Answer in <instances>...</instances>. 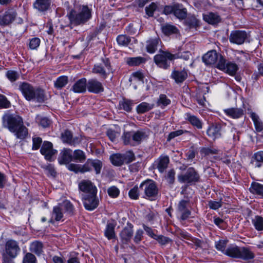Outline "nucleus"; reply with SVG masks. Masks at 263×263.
I'll return each instance as SVG.
<instances>
[{"label":"nucleus","mask_w":263,"mask_h":263,"mask_svg":"<svg viewBox=\"0 0 263 263\" xmlns=\"http://www.w3.org/2000/svg\"><path fill=\"white\" fill-rule=\"evenodd\" d=\"M239 256V259H241L246 261L253 259L255 257L254 253L249 248L245 247H241Z\"/></svg>","instance_id":"obj_32"},{"label":"nucleus","mask_w":263,"mask_h":263,"mask_svg":"<svg viewBox=\"0 0 263 263\" xmlns=\"http://www.w3.org/2000/svg\"><path fill=\"white\" fill-rule=\"evenodd\" d=\"M16 17V12L13 9H9L0 15V26H5L12 23Z\"/></svg>","instance_id":"obj_16"},{"label":"nucleus","mask_w":263,"mask_h":263,"mask_svg":"<svg viewBox=\"0 0 263 263\" xmlns=\"http://www.w3.org/2000/svg\"><path fill=\"white\" fill-rule=\"evenodd\" d=\"M20 248L18 246V243L14 240H8L5 245V253L3 254H6L7 256L11 258H15L19 252Z\"/></svg>","instance_id":"obj_12"},{"label":"nucleus","mask_w":263,"mask_h":263,"mask_svg":"<svg viewBox=\"0 0 263 263\" xmlns=\"http://www.w3.org/2000/svg\"><path fill=\"white\" fill-rule=\"evenodd\" d=\"M223 111L227 115L234 119L239 118L243 115V110L240 108H231L224 109Z\"/></svg>","instance_id":"obj_35"},{"label":"nucleus","mask_w":263,"mask_h":263,"mask_svg":"<svg viewBox=\"0 0 263 263\" xmlns=\"http://www.w3.org/2000/svg\"><path fill=\"white\" fill-rule=\"evenodd\" d=\"M110 160L114 165L120 166L124 163L122 154H114L110 156Z\"/></svg>","instance_id":"obj_46"},{"label":"nucleus","mask_w":263,"mask_h":263,"mask_svg":"<svg viewBox=\"0 0 263 263\" xmlns=\"http://www.w3.org/2000/svg\"><path fill=\"white\" fill-rule=\"evenodd\" d=\"M220 58V61L217 64L216 68L223 71L230 76H234L238 69L237 65L231 62L226 63L224 58H222L221 57Z\"/></svg>","instance_id":"obj_9"},{"label":"nucleus","mask_w":263,"mask_h":263,"mask_svg":"<svg viewBox=\"0 0 263 263\" xmlns=\"http://www.w3.org/2000/svg\"><path fill=\"white\" fill-rule=\"evenodd\" d=\"M154 239L157 240V241L161 245H166L170 241V239L162 235H156Z\"/></svg>","instance_id":"obj_63"},{"label":"nucleus","mask_w":263,"mask_h":263,"mask_svg":"<svg viewBox=\"0 0 263 263\" xmlns=\"http://www.w3.org/2000/svg\"><path fill=\"white\" fill-rule=\"evenodd\" d=\"M199 179V175L192 167H189L184 174H181L178 176V180L180 183H185L191 185L198 182Z\"/></svg>","instance_id":"obj_7"},{"label":"nucleus","mask_w":263,"mask_h":263,"mask_svg":"<svg viewBox=\"0 0 263 263\" xmlns=\"http://www.w3.org/2000/svg\"><path fill=\"white\" fill-rule=\"evenodd\" d=\"M70 21L75 24L79 25L87 22L91 17V12L87 6H83L81 11L77 13L71 10L68 15Z\"/></svg>","instance_id":"obj_5"},{"label":"nucleus","mask_w":263,"mask_h":263,"mask_svg":"<svg viewBox=\"0 0 263 263\" xmlns=\"http://www.w3.org/2000/svg\"><path fill=\"white\" fill-rule=\"evenodd\" d=\"M171 103V100L165 95H161L159 96V99L157 101V104L161 108H164Z\"/></svg>","instance_id":"obj_49"},{"label":"nucleus","mask_w":263,"mask_h":263,"mask_svg":"<svg viewBox=\"0 0 263 263\" xmlns=\"http://www.w3.org/2000/svg\"><path fill=\"white\" fill-rule=\"evenodd\" d=\"M68 77L66 76H61L57 79L54 83L55 87L57 89H61L64 87L68 83Z\"/></svg>","instance_id":"obj_48"},{"label":"nucleus","mask_w":263,"mask_h":263,"mask_svg":"<svg viewBox=\"0 0 263 263\" xmlns=\"http://www.w3.org/2000/svg\"><path fill=\"white\" fill-rule=\"evenodd\" d=\"M97 193L87 194L83 197V203L85 209L92 211L97 208L99 204V199Z\"/></svg>","instance_id":"obj_15"},{"label":"nucleus","mask_w":263,"mask_h":263,"mask_svg":"<svg viewBox=\"0 0 263 263\" xmlns=\"http://www.w3.org/2000/svg\"><path fill=\"white\" fill-rule=\"evenodd\" d=\"M40 152L44 156L45 158L50 161L54 159L53 156L57 153V151L53 148L52 143L48 141L44 142Z\"/></svg>","instance_id":"obj_13"},{"label":"nucleus","mask_w":263,"mask_h":263,"mask_svg":"<svg viewBox=\"0 0 263 263\" xmlns=\"http://www.w3.org/2000/svg\"><path fill=\"white\" fill-rule=\"evenodd\" d=\"M110 63L107 59L102 60V63L95 65L92 72L98 74L101 78L106 79L110 70Z\"/></svg>","instance_id":"obj_10"},{"label":"nucleus","mask_w":263,"mask_h":263,"mask_svg":"<svg viewBox=\"0 0 263 263\" xmlns=\"http://www.w3.org/2000/svg\"><path fill=\"white\" fill-rule=\"evenodd\" d=\"M43 168L46 172V173L52 176L55 175L56 172L52 164H48L47 165H45L43 166Z\"/></svg>","instance_id":"obj_60"},{"label":"nucleus","mask_w":263,"mask_h":263,"mask_svg":"<svg viewBox=\"0 0 263 263\" xmlns=\"http://www.w3.org/2000/svg\"><path fill=\"white\" fill-rule=\"evenodd\" d=\"M11 106V103L6 96L0 94V108H8Z\"/></svg>","instance_id":"obj_55"},{"label":"nucleus","mask_w":263,"mask_h":263,"mask_svg":"<svg viewBox=\"0 0 263 263\" xmlns=\"http://www.w3.org/2000/svg\"><path fill=\"white\" fill-rule=\"evenodd\" d=\"M122 156L124 163H129L135 159L134 154L131 151L127 152L126 153L122 154Z\"/></svg>","instance_id":"obj_56"},{"label":"nucleus","mask_w":263,"mask_h":263,"mask_svg":"<svg viewBox=\"0 0 263 263\" xmlns=\"http://www.w3.org/2000/svg\"><path fill=\"white\" fill-rule=\"evenodd\" d=\"M128 195L129 197L132 199H137L139 196L138 187L137 186H135L130 189L128 192Z\"/></svg>","instance_id":"obj_57"},{"label":"nucleus","mask_w":263,"mask_h":263,"mask_svg":"<svg viewBox=\"0 0 263 263\" xmlns=\"http://www.w3.org/2000/svg\"><path fill=\"white\" fill-rule=\"evenodd\" d=\"M62 210V207L60 206V204L53 207L51 218L49 220V222L50 223H53V219L56 221L61 220L63 217V213Z\"/></svg>","instance_id":"obj_29"},{"label":"nucleus","mask_w":263,"mask_h":263,"mask_svg":"<svg viewBox=\"0 0 263 263\" xmlns=\"http://www.w3.org/2000/svg\"><path fill=\"white\" fill-rule=\"evenodd\" d=\"M174 15L180 20L184 19L187 15V10L181 4H175Z\"/></svg>","instance_id":"obj_34"},{"label":"nucleus","mask_w":263,"mask_h":263,"mask_svg":"<svg viewBox=\"0 0 263 263\" xmlns=\"http://www.w3.org/2000/svg\"><path fill=\"white\" fill-rule=\"evenodd\" d=\"M3 126L14 133L17 138L23 139L28 134V130L23 125L22 118L17 115L6 113L3 117Z\"/></svg>","instance_id":"obj_1"},{"label":"nucleus","mask_w":263,"mask_h":263,"mask_svg":"<svg viewBox=\"0 0 263 263\" xmlns=\"http://www.w3.org/2000/svg\"><path fill=\"white\" fill-rule=\"evenodd\" d=\"M250 116L254 122L256 132H260L262 131L263 129V124L259 120L258 116L254 112H252Z\"/></svg>","instance_id":"obj_43"},{"label":"nucleus","mask_w":263,"mask_h":263,"mask_svg":"<svg viewBox=\"0 0 263 263\" xmlns=\"http://www.w3.org/2000/svg\"><path fill=\"white\" fill-rule=\"evenodd\" d=\"M107 193L110 197L116 198L119 196L120 191L117 187L112 186L108 189Z\"/></svg>","instance_id":"obj_58"},{"label":"nucleus","mask_w":263,"mask_h":263,"mask_svg":"<svg viewBox=\"0 0 263 263\" xmlns=\"http://www.w3.org/2000/svg\"><path fill=\"white\" fill-rule=\"evenodd\" d=\"M62 210H65V212L68 215L71 216L73 215L74 212V208L72 204L68 200L63 201L61 204H60Z\"/></svg>","instance_id":"obj_39"},{"label":"nucleus","mask_w":263,"mask_h":263,"mask_svg":"<svg viewBox=\"0 0 263 263\" xmlns=\"http://www.w3.org/2000/svg\"><path fill=\"white\" fill-rule=\"evenodd\" d=\"M252 223L257 231H263V217L256 215L252 218Z\"/></svg>","instance_id":"obj_41"},{"label":"nucleus","mask_w":263,"mask_h":263,"mask_svg":"<svg viewBox=\"0 0 263 263\" xmlns=\"http://www.w3.org/2000/svg\"><path fill=\"white\" fill-rule=\"evenodd\" d=\"M19 89L28 101L33 100L37 102L45 101V95L43 90L34 89L30 84L23 82L20 84Z\"/></svg>","instance_id":"obj_2"},{"label":"nucleus","mask_w":263,"mask_h":263,"mask_svg":"<svg viewBox=\"0 0 263 263\" xmlns=\"http://www.w3.org/2000/svg\"><path fill=\"white\" fill-rule=\"evenodd\" d=\"M247 37L246 32L240 30L232 31L229 35V41L232 44H242Z\"/></svg>","instance_id":"obj_17"},{"label":"nucleus","mask_w":263,"mask_h":263,"mask_svg":"<svg viewBox=\"0 0 263 263\" xmlns=\"http://www.w3.org/2000/svg\"><path fill=\"white\" fill-rule=\"evenodd\" d=\"M147 59L141 57H129L126 59V63L130 66H137L146 62Z\"/></svg>","instance_id":"obj_30"},{"label":"nucleus","mask_w":263,"mask_h":263,"mask_svg":"<svg viewBox=\"0 0 263 263\" xmlns=\"http://www.w3.org/2000/svg\"><path fill=\"white\" fill-rule=\"evenodd\" d=\"M162 31L164 34L167 35L175 34L178 32V29L176 26L169 24L163 25L161 27Z\"/></svg>","instance_id":"obj_40"},{"label":"nucleus","mask_w":263,"mask_h":263,"mask_svg":"<svg viewBox=\"0 0 263 263\" xmlns=\"http://www.w3.org/2000/svg\"><path fill=\"white\" fill-rule=\"evenodd\" d=\"M154 107V104H151L146 102H142L137 106V111L139 114H143L149 111Z\"/></svg>","instance_id":"obj_45"},{"label":"nucleus","mask_w":263,"mask_h":263,"mask_svg":"<svg viewBox=\"0 0 263 263\" xmlns=\"http://www.w3.org/2000/svg\"><path fill=\"white\" fill-rule=\"evenodd\" d=\"M133 225L127 222L126 226L123 229L120 233V238L123 245H127L130 241L133 236Z\"/></svg>","instance_id":"obj_14"},{"label":"nucleus","mask_w":263,"mask_h":263,"mask_svg":"<svg viewBox=\"0 0 263 263\" xmlns=\"http://www.w3.org/2000/svg\"><path fill=\"white\" fill-rule=\"evenodd\" d=\"M102 166V164L101 161L97 159H88L86 162L83 165L73 163L69 164L68 165V168L69 170L76 173H84L90 172L91 170V167H93L96 174H98L101 172Z\"/></svg>","instance_id":"obj_3"},{"label":"nucleus","mask_w":263,"mask_h":263,"mask_svg":"<svg viewBox=\"0 0 263 263\" xmlns=\"http://www.w3.org/2000/svg\"><path fill=\"white\" fill-rule=\"evenodd\" d=\"M7 78L11 82L15 81L18 78V73L13 70L8 71L6 73Z\"/></svg>","instance_id":"obj_62"},{"label":"nucleus","mask_w":263,"mask_h":263,"mask_svg":"<svg viewBox=\"0 0 263 263\" xmlns=\"http://www.w3.org/2000/svg\"><path fill=\"white\" fill-rule=\"evenodd\" d=\"M87 88L89 92L95 93H99L104 91L102 84L95 79H91L88 80Z\"/></svg>","instance_id":"obj_21"},{"label":"nucleus","mask_w":263,"mask_h":263,"mask_svg":"<svg viewBox=\"0 0 263 263\" xmlns=\"http://www.w3.org/2000/svg\"><path fill=\"white\" fill-rule=\"evenodd\" d=\"M235 57V59L239 62H243L247 59V54L242 51H236Z\"/></svg>","instance_id":"obj_59"},{"label":"nucleus","mask_w":263,"mask_h":263,"mask_svg":"<svg viewBox=\"0 0 263 263\" xmlns=\"http://www.w3.org/2000/svg\"><path fill=\"white\" fill-rule=\"evenodd\" d=\"M29 250L39 256L43 253V244L41 241H34L30 244Z\"/></svg>","instance_id":"obj_27"},{"label":"nucleus","mask_w":263,"mask_h":263,"mask_svg":"<svg viewBox=\"0 0 263 263\" xmlns=\"http://www.w3.org/2000/svg\"><path fill=\"white\" fill-rule=\"evenodd\" d=\"M40 44V40L37 37L31 39L29 42V47L31 49H36Z\"/></svg>","instance_id":"obj_61"},{"label":"nucleus","mask_w":263,"mask_h":263,"mask_svg":"<svg viewBox=\"0 0 263 263\" xmlns=\"http://www.w3.org/2000/svg\"><path fill=\"white\" fill-rule=\"evenodd\" d=\"M148 136L149 132L147 130L140 129L135 132H125L122 138L125 144L134 145L135 143L139 144L147 139Z\"/></svg>","instance_id":"obj_4"},{"label":"nucleus","mask_w":263,"mask_h":263,"mask_svg":"<svg viewBox=\"0 0 263 263\" xmlns=\"http://www.w3.org/2000/svg\"><path fill=\"white\" fill-rule=\"evenodd\" d=\"M115 225L113 223H108L105 230V236L108 239H111L115 237Z\"/></svg>","instance_id":"obj_42"},{"label":"nucleus","mask_w":263,"mask_h":263,"mask_svg":"<svg viewBox=\"0 0 263 263\" xmlns=\"http://www.w3.org/2000/svg\"><path fill=\"white\" fill-rule=\"evenodd\" d=\"M72 161V151L69 148H64L58 158L60 164H67Z\"/></svg>","instance_id":"obj_22"},{"label":"nucleus","mask_w":263,"mask_h":263,"mask_svg":"<svg viewBox=\"0 0 263 263\" xmlns=\"http://www.w3.org/2000/svg\"><path fill=\"white\" fill-rule=\"evenodd\" d=\"M133 104L132 101L128 100H123L119 102L120 107L126 111L132 110Z\"/></svg>","instance_id":"obj_50"},{"label":"nucleus","mask_w":263,"mask_h":263,"mask_svg":"<svg viewBox=\"0 0 263 263\" xmlns=\"http://www.w3.org/2000/svg\"><path fill=\"white\" fill-rule=\"evenodd\" d=\"M177 58L175 54L168 52L163 51L154 57L156 64L160 67L166 69L170 65V61Z\"/></svg>","instance_id":"obj_8"},{"label":"nucleus","mask_w":263,"mask_h":263,"mask_svg":"<svg viewBox=\"0 0 263 263\" xmlns=\"http://www.w3.org/2000/svg\"><path fill=\"white\" fill-rule=\"evenodd\" d=\"M49 5V0H36L33 4V6L40 11H44L48 9Z\"/></svg>","instance_id":"obj_37"},{"label":"nucleus","mask_w":263,"mask_h":263,"mask_svg":"<svg viewBox=\"0 0 263 263\" xmlns=\"http://www.w3.org/2000/svg\"><path fill=\"white\" fill-rule=\"evenodd\" d=\"M169 158L167 156L160 157L155 162L157 168L160 173H163L167 167Z\"/></svg>","instance_id":"obj_25"},{"label":"nucleus","mask_w":263,"mask_h":263,"mask_svg":"<svg viewBox=\"0 0 263 263\" xmlns=\"http://www.w3.org/2000/svg\"><path fill=\"white\" fill-rule=\"evenodd\" d=\"M250 192L263 198V184L258 182H253L249 188Z\"/></svg>","instance_id":"obj_33"},{"label":"nucleus","mask_w":263,"mask_h":263,"mask_svg":"<svg viewBox=\"0 0 263 263\" xmlns=\"http://www.w3.org/2000/svg\"><path fill=\"white\" fill-rule=\"evenodd\" d=\"M36 121L43 127H47L50 124V120L48 118L39 115L36 116Z\"/></svg>","instance_id":"obj_53"},{"label":"nucleus","mask_w":263,"mask_h":263,"mask_svg":"<svg viewBox=\"0 0 263 263\" xmlns=\"http://www.w3.org/2000/svg\"><path fill=\"white\" fill-rule=\"evenodd\" d=\"M35 256L31 253H27L23 257V263H36Z\"/></svg>","instance_id":"obj_54"},{"label":"nucleus","mask_w":263,"mask_h":263,"mask_svg":"<svg viewBox=\"0 0 263 263\" xmlns=\"http://www.w3.org/2000/svg\"><path fill=\"white\" fill-rule=\"evenodd\" d=\"M157 5L155 3H152L148 6L145 7V10L146 14L148 17H152L154 15V12L156 10Z\"/></svg>","instance_id":"obj_51"},{"label":"nucleus","mask_w":263,"mask_h":263,"mask_svg":"<svg viewBox=\"0 0 263 263\" xmlns=\"http://www.w3.org/2000/svg\"><path fill=\"white\" fill-rule=\"evenodd\" d=\"M159 39L158 38L151 39L146 42V50L148 53H154L157 49Z\"/></svg>","instance_id":"obj_38"},{"label":"nucleus","mask_w":263,"mask_h":263,"mask_svg":"<svg viewBox=\"0 0 263 263\" xmlns=\"http://www.w3.org/2000/svg\"><path fill=\"white\" fill-rule=\"evenodd\" d=\"M79 189L87 194L97 193V189L89 180H83L79 184Z\"/></svg>","instance_id":"obj_19"},{"label":"nucleus","mask_w":263,"mask_h":263,"mask_svg":"<svg viewBox=\"0 0 263 263\" xmlns=\"http://www.w3.org/2000/svg\"><path fill=\"white\" fill-rule=\"evenodd\" d=\"M189 204V202L184 200L180 201L178 204L177 212L182 220L187 219L191 215V212L188 208Z\"/></svg>","instance_id":"obj_18"},{"label":"nucleus","mask_w":263,"mask_h":263,"mask_svg":"<svg viewBox=\"0 0 263 263\" xmlns=\"http://www.w3.org/2000/svg\"><path fill=\"white\" fill-rule=\"evenodd\" d=\"M187 77V72L184 70H175L172 73V77L177 83H182Z\"/></svg>","instance_id":"obj_31"},{"label":"nucleus","mask_w":263,"mask_h":263,"mask_svg":"<svg viewBox=\"0 0 263 263\" xmlns=\"http://www.w3.org/2000/svg\"><path fill=\"white\" fill-rule=\"evenodd\" d=\"M229 137L230 138L232 137L234 141H238L239 139L238 132L236 128L233 127L231 128L230 132L229 133Z\"/></svg>","instance_id":"obj_64"},{"label":"nucleus","mask_w":263,"mask_h":263,"mask_svg":"<svg viewBox=\"0 0 263 263\" xmlns=\"http://www.w3.org/2000/svg\"><path fill=\"white\" fill-rule=\"evenodd\" d=\"M221 57L224 58L221 54L218 53L214 50H212L203 55L202 61L207 65H215L216 67L217 64L220 61Z\"/></svg>","instance_id":"obj_11"},{"label":"nucleus","mask_w":263,"mask_h":263,"mask_svg":"<svg viewBox=\"0 0 263 263\" xmlns=\"http://www.w3.org/2000/svg\"><path fill=\"white\" fill-rule=\"evenodd\" d=\"M86 159L84 152L80 149H76L72 152V160L79 162H83Z\"/></svg>","instance_id":"obj_44"},{"label":"nucleus","mask_w":263,"mask_h":263,"mask_svg":"<svg viewBox=\"0 0 263 263\" xmlns=\"http://www.w3.org/2000/svg\"><path fill=\"white\" fill-rule=\"evenodd\" d=\"M241 248L236 245H231L226 249L224 254L232 258H239Z\"/></svg>","instance_id":"obj_26"},{"label":"nucleus","mask_w":263,"mask_h":263,"mask_svg":"<svg viewBox=\"0 0 263 263\" xmlns=\"http://www.w3.org/2000/svg\"><path fill=\"white\" fill-rule=\"evenodd\" d=\"M119 45L126 46L131 41L130 37L124 34L119 35L116 39Z\"/></svg>","instance_id":"obj_47"},{"label":"nucleus","mask_w":263,"mask_h":263,"mask_svg":"<svg viewBox=\"0 0 263 263\" xmlns=\"http://www.w3.org/2000/svg\"><path fill=\"white\" fill-rule=\"evenodd\" d=\"M87 85L86 79L82 78L73 84L71 89L75 93H83L86 90Z\"/></svg>","instance_id":"obj_23"},{"label":"nucleus","mask_w":263,"mask_h":263,"mask_svg":"<svg viewBox=\"0 0 263 263\" xmlns=\"http://www.w3.org/2000/svg\"><path fill=\"white\" fill-rule=\"evenodd\" d=\"M203 19L209 24H215L220 21L219 15L216 13L209 12L203 15Z\"/></svg>","instance_id":"obj_36"},{"label":"nucleus","mask_w":263,"mask_h":263,"mask_svg":"<svg viewBox=\"0 0 263 263\" xmlns=\"http://www.w3.org/2000/svg\"><path fill=\"white\" fill-rule=\"evenodd\" d=\"M251 163L255 167H260L263 164V151L255 153L252 156Z\"/></svg>","instance_id":"obj_28"},{"label":"nucleus","mask_w":263,"mask_h":263,"mask_svg":"<svg viewBox=\"0 0 263 263\" xmlns=\"http://www.w3.org/2000/svg\"><path fill=\"white\" fill-rule=\"evenodd\" d=\"M208 136L213 140L218 139L221 136V125L219 124H212L206 130Z\"/></svg>","instance_id":"obj_20"},{"label":"nucleus","mask_w":263,"mask_h":263,"mask_svg":"<svg viewBox=\"0 0 263 263\" xmlns=\"http://www.w3.org/2000/svg\"><path fill=\"white\" fill-rule=\"evenodd\" d=\"M185 119L190 123L193 126L198 129H201L202 127V123L201 121L196 116L187 112L184 115Z\"/></svg>","instance_id":"obj_24"},{"label":"nucleus","mask_w":263,"mask_h":263,"mask_svg":"<svg viewBox=\"0 0 263 263\" xmlns=\"http://www.w3.org/2000/svg\"><path fill=\"white\" fill-rule=\"evenodd\" d=\"M140 187L144 192V198L151 200H155L157 196L158 190L154 181L147 180L142 182Z\"/></svg>","instance_id":"obj_6"},{"label":"nucleus","mask_w":263,"mask_h":263,"mask_svg":"<svg viewBox=\"0 0 263 263\" xmlns=\"http://www.w3.org/2000/svg\"><path fill=\"white\" fill-rule=\"evenodd\" d=\"M72 135L69 130H65L62 134L61 139L64 143H67L71 145V141L72 139Z\"/></svg>","instance_id":"obj_52"}]
</instances>
